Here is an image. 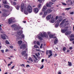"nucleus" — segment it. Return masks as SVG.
<instances>
[{"label": "nucleus", "instance_id": "nucleus-1", "mask_svg": "<svg viewBox=\"0 0 74 74\" xmlns=\"http://www.w3.org/2000/svg\"><path fill=\"white\" fill-rule=\"evenodd\" d=\"M21 11L22 12H23L24 10V14L26 15H27V7H25L23 3H22L21 6Z\"/></svg>", "mask_w": 74, "mask_h": 74}, {"label": "nucleus", "instance_id": "nucleus-2", "mask_svg": "<svg viewBox=\"0 0 74 74\" xmlns=\"http://www.w3.org/2000/svg\"><path fill=\"white\" fill-rule=\"evenodd\" d=\"M39 36H40L41 37H48V35L46 34L45 32H43L42 33L41 32L39 34Z\"/></svg>", "mask_w": 74, "mask_h": 74}, {"label": "nucleus", "instance_id": "nucleus-3", "mask_svg": "<svg viewBox=\"0 0 74 74\" xmlns=\"http://www.w3.org/2000/svg\"><path fill=\"white\" fill-rule=\"evenodd\" d=\"M27 9V11H28L29 13H31L32 12V7H31L30 5H29L28 6Z\"/></svg>", "mask_w": 74, "mask_h": 74}, {"label": "nucleus", "instance_id": "nucleus-4", "mask_svg": "<svg viewBox=\"0 0 74 74\" xmlns=\"http://www.w3.org/2000/svg\"><path fill=\"white\" fill-rule=\"evenodd\" d=\"M33 56L34 58V59L33 62L35 63H38V61H37L38 60V59L37 58L36 56L34 55H33Z\"/></svg>", "mask_w": 74, "mask_h": 74}, {"label": "nucleus", "instance_id": "nucleus-5", "mask_svg": "<svg viewBox=\"0 0 74 74\" xmlns=\"http://www.w3.org/2000/svg\"><path fill=\"white\" fill-rule=\"evenodd\" d=\"M15 20V18L13 17H11L8 20V23L9 24H11L12 22H13V21Z\"/></svg>", "mask_w": 74, "mask_h": 74}, {"label": "nucleus", "instance_id": "nucleus-6", "mask_svg": "<svg viewBox=\"0 0 74 74\" xmlns=\"http://www.w3.org/2000/svg\"><path fill=\"white\" fill-rule=\"evenodd\" d=\"M26 52V51H24L22 52L21 53L22 55H24V56L25 57V58H24L25 59H26L27 58V54H25Z\"/></svg>", "mask_w": 74, "mask_h": 74}, {"label": "nucleus", "instance_id": "nucleus-7", "mask_svg": "<svg viewBox=\"0 0 74 74\" xmlns=\"http://www.w3.org/2000/svg\"><path fill=\"white\" fill-rule=\"evenodd\" d=\"M1 37L2 38L3 40H5L6 39L5 37L7 38L8 37V36L5 35V34H4L3 35H1Z\"/></svg>", "mask_w": 74, "mask_h": 74}, {"label": "nucleus", "instance_id": "nucleus-8", "mask_svg": "<svg viewBox=\"0 0 74 74\" xmlns=\"http://www.w3.org/2000/svg\"><path fill=\"white\" fill-rule=\"evenodd\" d=\"M56 19V18H53V16H52L51 18V23H54Z\"/></svg>", "mask_w": 74, "mask_h": 74}, {"label": "nucleus", "instance_id": "nucleus-9", "mask_svg": "<svg viewBox=\"0 0 74 74\" xmlns=\"http://www.w3.org/2000/svg\"><path fill=\"white\" fill-rule=\"evenodd\" d=\"M53 4V3L50 2L49 3H47L46 5V6L47 7H51V5Z\"/></svg>", "mask_w": 74, "mask_h": 74}, {"label": "nucleus", "instance_id": "nucleus-10", "mask_svg": "<svg viewBox=\"0 0 74 74\" xmlns=\"http://www.w3.org/2000/svg\"><path fill=\"white\" fill-rule=\"evenodd\" d=\"M59 19L57 21V23H60L62 20H63V19H62V16H60L59 17Z\"/></svg>", "mask_w": 74, "mask_h": 74}, {"label": "nucleus", "instance_id": "nucleus-11", "mask_svg": "<svg viewBox=\"0 0 74 74\" xmlns=\"http://www.w3.org/2000/svg\"><path fill=\"white\" fill-rule=\"evenodd\" d=\"M44 15H43L42 16L43 18H45V16H46V15H47L48 14V12L47 11H45L44 12Z\"/></svg>", "mask_w": 74, "mask_h": 74}, {"label": "nucleus", "instance_id": "nucleus-12", "mask_svg": "<svg viewBox=\"0 0 74 74\" xmlns=\"http://www.w3.org/2000/svg\"><path fill=\"white\" fill-rule=\"evenodd\" d=\"M26 48V45L25 44H23L20 47V48H21V49H22V48H23V49H25Z\"/></svg>", "mask_w": 74, "mask_h": 74}, {"label": "nucleus", "instance_id": "nucleus-13", "mask_svg": "<svg viewBox=\"0 0 74 74\" xmlns=\"http://www.w3.org/2000/svg\"><path fill=\"white\" fill-rule=\"evenodd\" d=\"M49 53L50 55H49V58H50L51 56H52V52L51 50H50L49 51Z\"/></svg>", "mask_w": 74, "mask_h": 74}, {"label": "nucleus", "instance_id": "nucleus-14", "mask_svg": "<svg viewBox=\"0 0 74 74\" xmlns=\"http://www.w3.org/2000/svg\"><path fill=\"white\" fill-rule=\"evenodd\" d=\"M22 33V31L21 30H19L17 31V34L19 35V36H21V34Z\"/></svg>", "mask_w": 74, "mask_h": 74}, {"label": "nucleus", "instance_id": "nucleus-15", "mask_svg": "<svg viewBox=\"0 0 74 74\" xmlns=\"http://www.w3.org/2000/svg\"><path fill=\"white\" fill-rule=\"evenodd\" d=\"M34 12H36L35 13L36 14L38 12V8H36L34 9Z\"/></svg>", "mask_w": 74, "mask_h": 74}, {"label": "nucleus", "instance_id": "nucleus-16", "mask_svg": "<svg viewBox=\"0 0 74 74\" xmlns=\"http://www.w3.org/2000/svg\"><path fill=\"white\" fill-rule=\"evenodd\" d=\"M52 17H51V14L48 15L47 17V20H49Z\"/></svg>", "mask_w": 74, "mask_h": 74}, {"label": "nucleus", "instance_id": "nucleus-17", "mask_svg": "<svg viewBox=\"0 0 74 74\" xmlns=\"http://www.w3.org/2000/svg\"><path fill=\"white\" fill-rule=\"evenodd\" d=\"M68 30L67 29H61V32L62 33H65L67 31H68Z\"/></svg>", "mask_w": 74, "mask_h": 74}, {"label": "nucleus", "instance_id": "nucleus-18", "mask_svg": "<svg viewBox=\"0 0 74 74\" xmlns=\"http://www.w3.org/2000/svg\"><path fill=\"white\" fill-rule=\"evenodd\" d=\"M46 10H47V7H46V6L45 5L43 6L42 11H44Z\"/></svg>", "mask_w": 74, "mask_h": 74}, {"label": "nucleus", "instance_id": "nucleus-19", "mask_svg": "<svg viewBox=\"0 0 74 74\" xmlns=\"http://www.w3.org/2000/svg\"><path fill=\"white\" fill-rule=\"evenodd\" d=\"M66 22V19H64L62 21V23L60 24V27H61V25H62V24H63V23H64Z\"/></svg>", "mask_w": 74, "mask_h": 74}, {"label": "nucleus", "instance_id": "nucleus-20", "mask_svg": "<svg viewBox=\"0 0 74 74\" xmlns=\"http://www.w3.org/2000/svg\"><path fill=\"white\" fill-rule=\"evenodd\" d=\"M37 37H38V38H39V39H40V41H42V38L39 35H37Z\"/></svg>", "mask_w": 74, "mask_h": 74}, {"label": "nucleus", "instance_id": "nucleus-21", "mask_svg": "<svg viewBox=\"0 0 74 74\" xmlns=\"http://www.w3.org/2000/svg\"><path fill=\"white\" fill-rule=\"evenodd\" d=\"M4 7L5 8H7L8 9L10 8V6L6 5H4Z\"/></svg>", "mask_w": 74, "mask_h": 74}, {"label": "nucleus", "instance_id": "nucleus-22", "mask_svg": "<svg viewBox=\"0 0 74 74\" xmlns=\"http://www.w3.org/2000/svg\"><path fill=\"white\" fill-rule=\"evenodd\" d=\"M71 34V32L70 31H68V32H67L66 33V35H69V34Z\"/></svg>", "mask_w": 74, "mask_h": 74}, {"label": "nucleus", "instance_id": "nucleus-23", "mask_svg": "<svg viewBox=\"0 0 74 74\" xmlns=\"http://www.w3.org/2000/svg\"><path fill=\"white\" fill-rule=\"evenodd\" d=\"M49 36L50 38H56V37H54L53 35H50Z\"/></svg>", "mask_w": 74, "mask_h": 74}, {"label": "nucleus", "instance_id": "nucleus-24", "mask_svg": "<svg viewBox=\"0 0 74 74\" xmlns=\"http://www.w3.org/2000/svg\"><path fill=\"white\" fill-rule=\"evenodd\" d=\"M20 29V27H15L14 28V30H18V29Z\"/></svg>", "mask_w": 74, "mask_h": 74}, {"label": "nucleus", "instance_id": "nucleus-25", "mask_svg": "<svg viewBox=\"0 0 74 74\" xmlns=\"http://www.w3.org/2000/svg\"><path fill=\"white\" fill-rule=\"evenodd\" d=\"M68 66H72L71 62H68Z\"/></svg>", "mask_w": 74, "mask_h": 74}, {"label": "nucleus", "instance_id": "nucleus-26", "mask_svg": "<svg viewBox=\"0 0 74 74\" xmlns=\"http://www.w3.org/2000/svg\"><path fill=\"white\" fill-rule=\"evenodd\" d=\"M22 43V41L21 40H19L18 42V44L21 45Z\"/></svg>", "mask_w": 74, "mask_h": 74}, {"label": "nucleus", "instance_id": "nucleus-27", "mask_svg": "<svg viewBox=\"0 0 74 74\" xmlns=\"http://www.w3.org/2000/svg\"><path fill=\"white\" fill-rule=\"evenodd\" d=\"M47 12H49V13L51 12H52V10L51 9H48L47 11Z\"/></svg>", "mask_w": 74, "mask_h": 74}, {"label": "nucleus", "instance_id": "nucleus-28", "mask_svg": "<svg viewBox=\"0 0 74 74\" xmlns=\"http://www.w3.org/2000/svg\"><path fill=\"white\" fill-rule=\"evenodd\" d=\"M29 60L30 61V62H33V60L32 59V58L30 57L29 58Z\"/></svg>", "mask_w": 74, "mask_h": 74}, {"label": "nucleus", "instance_id": "nucleus-29", "mask_svg": "<svg viewBox=\"0 0 74 74\" xmlns=\"http://www.w3.org/2000/svg\"><path fill=\"white\" fill-rule=\"evenodd\" d=\"M3 16H7V14L5 13H3Z\"/></svg>", "mask_w": 74, "mask_h": 74}, {"label": "nucleus", "instance_id": "nucleus-30", "mask_svg": "<svg viewBox=\"0 0 74 74\" xmlns=\"http://www.w3.org/2000/svg\"><path fill=\"white\" fill-rule=\"evenodd\" d=\"M19 8H20V6H19L18 5L16 7V9H17V10H19Z\"/></svg>", "mask_w": 74, "mask_h": 74}, {"label": "nucleus", "instance_id": "nucleus-31", "mask_svg": "<svg viewBox=\"0 0 74 74\" xmlns=\"http://www.w3.org/2000/svg\"><path fill=\"white\" fill-rule=\"evenodd\" d=\"M69 37L70 38H72L73 37H74V35L73 34H71L69 36Z\"/></svg>", "mask_w": 74, "mask_h": 74}, {"label": "nucleus", "instance_id": "nucleus-32", "mask_svg": "<svg viewBox=\"0 0 74 74\" xmlns=\"http://www.w3.org/2000/svg\"><path fill=\"white\" fill-rule=\"evenodd\" d=\"M58 42V40L57 39H56L54 41V43L55 44H57Z\"/></svg>", "mask_w": 74, "mask_h": 74}, {"label": "nucleus", "instance_id": "nucleus-33", "mask_svg": "<svg viewBox=\"0 0 74 74\" xmlns=\"http://www.w3.org/2000/svg\"><path fill=\"white\" fill-rule=\"evenodd\" d=\"M5 42L7 44H10V42L8 40H6Z\"/></svg>", "mask_w": 74, "mask_h": 74}, {"label": "nucleus", "instance_id": "nucleus-34", "mask_svg": "<svg viewBox=\"0 0 74 74\" xmlns=\"http://www.w3.org/2000/svg\"><path fill=\"white\" fill-rule=\"evenodd\" d=\"M12 27H16V25L15 24H14L12 25Z\"/></svg>", "mask_w": 74, "mask_h": 74}, {"label": "nucleus", "instance_id": "nucleus-35", "mask_svg": "<svg viewBox=\"0 0 74 74\" xmlns=\"http://www.w3.org/2000/svg\"><path fill=\"white\" fill-rule=\"evenodd\" d=\"M71 8H66L65 9V10H69L71 9Z\"/></svg>", "mask_w": 74, "mask_h": 74}, {"label": "nucleus", "instance_id": "nucleus-36", "mask_svg": "<svg viewBox=\"0 0 74 74\" xmlns=\"http://www.w3.org/2000/svg\"><path fill=\"white\" fill-rule=\"evenodd\" d=\"M59 24L58 23H57L55 25V27H58V26H59Z\"/></svg>", "mask_w": 74, "mask_h": 74}, {"label": "nucleus", "instance_id": "nucleus-37", "mask_svg": "<svg viewBox=\"0 0 74 74\" xmlns=\"http://www.w3.org/2000/svg\"><path fill=\"white\" fill-rule=\"evenodd\" d=\"M41 5L40 4H39L38 5V8H41Z\"/></svg>", "mask_w": 74, "mask_h": 74}, {"label": "nucleus", "instance_id": "nucleus-38", "mask_svg": "<svg viewBox=\"0 0 74 74\" xmlns=\"http://www.w3.org/2000/svg\"><path fill=\"white\" fill-rule=\"evenodd\" d=\"M21 36L23 38H25V35H24L22 34L21 35Z\"/></svg>", "mask_w": 74, "mask_h": 74}, {"label": "nucleus", "instance_id": "nucleus-39", "mask_svg": "<svg viewBox=\"0 0 74 74\" xmlns=\"http://www.w3.org/2000/svg\"><path fill=\"white\" fill-rule=\"evenodd\" d=\"M3 4H7V1H3Z\"/></svg>", "mask_w": 74, "mask_h": 74}, {"label": "nucleus", "instance_id": "nucleus-40", "mask_svg": "<svg viewBox=\"0 0 74 74\" xmlns=\"http://www.w3.org/2000/svg\"><path fill=\"white\" fill-rule=\"evenodd\" d=\"M70 41H73V40H74V38H71L70 39Z\"/></svg>", "mask_w": 74, "mask_h": 74}, {"label": "nucleus", "instance_id": "nucleus-41", "mask_svg": "<svg viewBox=\"0 0 74 74\" xmlns=\"http://www.w3.org/2000/svg\"><path fill=\"white\" fill-rule=\"evenodd\" d=\"M66 47H63V50L64 51H66Z\"/></svg>", "mask_w": 74, "mask_h": 74}, {"label": "nucleus", "instance_id": "nucleus-42", "mask_svg": "<svg viewBox=\"0 0 74 74\" xmlns=\"http://www.w3.org/2000/svg\"><path fill=\"white\" fill-rule=\"evenodd\" d=\"M34 47H35V48H38V46L36 45H35L34 46Z\"/></svg>", "mask_w": 74, "mask_h": 74}, {"label": "nucleus", "instance_id": "nucleus-43", "mask_svg": "<svg viewBox=\"0 0 74 74\" xmlns=\"http://www.w3.org/2000/svg\"><path fill=\"white\" fill-rule=\"evenodd\" d=\"M43 14V12H41L39 14L40 15H42Z\"/></svg>", "mask_w": 74, "mask_h": 74}, {"label": "nucleus", "instance_id": "nucleus-44", "mask_svg": "<svg viewBox=\"0 0 74 74\" xmlns=\"http://www.w3.org/2000/svg\"><path fill=\"white\" fill-rule=\"evenodd\" d=\"M44 67V65H42L41 67L40 68V69H42Z\"/></svg>", "mask_w": 74, "mask_h": 74}, {"label": "nucleus", "instance_id": "nucleus-45", "mask_svg": "<svg viewBox=\"0 0 74 74\" xmlns=\"http://www.w3.org/2000/svg\"><path fill=\"white\" fill-rule=\"evenodd\" d=\"M37 44L38 45H40V42H37Z\"/></svg>", "mask_w": 74, "mask_h": 74}, {"label": "nucleus", "instance_id": "nucleus-46", "mask_svg": "<svg viewBox=\"0 0 74 74\" xmlns=\"http://www.w3.org/2000/svg\"><path fill=\"white\" fill-rule=\"evenodd\" d=\"M1 51L2 52V53H4V50H1Z\"/></svg>", "mask_w": 74, "mask_h": 74}, {"label": "nucleus", "instance_id": "nucleus-47", "mask_svg": "<svg viewBox=\"0 0 74 74\" xmlns=\"http://www.w3.org/2000/svg\"><path fill=\"white\" fill-rule=\"evenodd\" d=\"M38 1L39 3H41L42 2V0H38Z\"/></svg>", "mask_w": 74, "mask_h": 74}, {"label": "nucleus", "instance_id": "nucleus-48", "mask_svg": "<svg viewBox=\"0 0 74 74\" xmlns=\"http://www.w3.org/2000/svg\"><path fill=\"white\" fill-rule=\"evenodd\" d=\"M49 53V52L48 51H47L46 52V54L47 55H48V53Z\"/></svg>", "mask_w": 74, "mask_h": 74}, {"label": "nucleus", "instance_id": "nucleus-49", "mask_svg": "<svg viewBox=\"0 0 74 74\" xmlns=\"http://www.w3.org/2000/svg\"><path fill=\"white\" fill-rule=\"evenodd\" d=\"M14 67H15V66H13L11 68V69H13Z\"/></svg>", "mask_w": 74, "mask_h": 74}, {"label": "nucleus", "instance_id": "nucleus-50", "mask_svg": "<svg viewBox=\"0 0 74 74\" xmlns=\"http://www.w3.org/2000/svg\"><path fill=\"white\" fill-rule=\"evenodd\" d=\"M62 4L63 5H66V4L65 3H62Z\"/></svg>", "mask_w": 74, "mask_h": 74}, {"label": "nucleus", "instance_id": "nucleus-51", "mask_svg": "<svg viewBox=\"0 0 74 74\" xmlns=\"http://www.w3.org/2000/svg\"><path fill=\"white\" fill-rule=\"evenodd\" d=\"M13 4H14V5H16V2H13Z\"/></svg>", "mask_w": 74, "mask_h": 74}, {"label": "nucleus", "instance_id": "nucleus-52", "mask_svg": "<svg viewBox=\"0 0 74 74\" xmlns=\"http://www.w3.org/2000/svg\"><path fill=\"white\" fill-rule=\"evenodd\" d=\"M36 51H38L39 52H40V50L39 49H36Z\"/></svg>", "mask_w": 74, "mask_h": 74}, {"label": "nucleus", "instance_id": "nucleus-53", "mask_svg": "<svg viewBox=\"0 0 74 74\" xmlns=\"http://www.w3.org/2000/svg\"><path fill=\"white\" fill-rule=\"evenodd\" d=\"M26 67H30V66H29V65H27L26 66Z\"/></svg>", "mask_w": 74, "mask_h": 74}, {"label": "nucleus", "instance_id": "nucleus-54", "mask_svg": "<svg viewBox=\"0 0 74 74\" xmlns=\"http://www.w3.org/2000/svg\"><path fill=\"white\" fill-rule=\"evenodd\" d=\"M18 39L19 40H22V38H21V37H19V38Z\"/></svg>", "mask_w": 74, "mask_h": 74}, {"label": "nucleus", "instance_id": "nucleus-55", "mask_svg": "<svg viewBox=\"0 0 74 74\" xmlns=\"http://www.w3.org/2000/svg\"><path fill=\"white\" fill-rule=\"evenodd\" d=\"M42 44H41V45L40 46V48H42Z\"/></svg>", "mask_w": 74, "mask_h": 74}, {"label": "nucleus", "instance_id": "nucleus-56", "mask_svg": "<svg viewBox=\"0 0 74 74\" xmlns=\"http://www.w3.org/2000/svg\"><path fill=\"white\" fill-rule=\"evenodd\" d=\"M47 33H48V35H50V32H47Z\"/></svg>", "mask_w": 74, "mask_h": 74}, {"label": "nucleus", "instance_id": "nucleus-57", "mask_svg": "<svg viewBox=\"0 0 74 74\" xmlns=\"http://www.w3.org/2000/svg\"><path fill=\"white\" fill-rule=\"evenodd\" d=\"M44 61V59H42L41 60V62H43Z\"/></svg>", "mask_w": 74, "mask_h": 74}, {"label": "nucleus", "instance_id": "nucleus-58", "mask_svg": "<svg viewBox=\"0 0 74 74\" xmlns=\"http://www.w3.org/2000/svg\"><path fill=\"white\" fill-rule=\"evenodd\" d=\"M69 49H73V47H71L69 48Z\"/></svg>", "mask_w": 74, "mask_h": 74}, {"label": "nucleus", "instance_id": "nucleus-59", "mask_svg": "<svg viewBox=\"0 0 74 74\" xmlns=\"http://www.w3.org/2000/svg\"><path fill=\"white\" fill-rule=\"evenodd\" d=\"M57 56V54H55V55L54 56V57H56V56Z\"/></svg>", "mask_w": 74, "mask_h": 74}, {"label": "nucleus", "instance_id": "nucleus-60", "mask_svg": "<svg viewBox=\"0 0 74 74\" xmlns=\"http://www.w3.org/2000/svg\"><path fill=\"white\" fill-rule=\"evenodd\" d=\"M70 4L72 5L73 4V2L72 1H71L70 2Z\"/></svg>", "mask_w": 74, "mask_h": 74}, {"label": "nucleus", "instance_id": "nucleus-61", "mask_svg": "<svg viewBox=\"0 0 74 74\" xmlns=\"http://www.w3.org/2000/svg\"><path fill=\"white\" fill-rule=\"evenodd\" d=\"M10 48H13V46H11L10 47Z\"/></svg>", "mask_w": 74, "mask_h": 74}, {"label": "nucleus", "instance_id": "nucleus-62", "mask_svg": "<svg viewBox=\"0 0 74 74\" xmlns=\"http://www.w3.org/2000/svg\"><path fill=\"white\" fill-rule=\"evenodd\" d=\"M56 1V0H52V2H55Z\"/></svg>", "mask_w": 74, "mask_h": 74}, {"label": "nucleus", "instance_id": "nucleus-63", "mask_svg": "<svg viewBox=\"0 0 74 74\" xmlns=\"http://www.w3.org/2000/svg\"><path fill=\"white\" fill-rule=\"evenodd\" d=\"M11 64H8V66H11Z\"/></svg>", "mask_w": 74, "mask_h": 74}, {"label": "nucleus", "instance_id": "nucleus-64", "mask_svg": "<svg viewBox=\"0 0 74 74\" xmlns=\"http://www.w3.org/2000/svg\"><path fill=\"white\" fill-rule=\"evenodd\" d=\"M71 14H74V12H71L70 13Z\"/></svg>", "mask_w": 74, "mask_h": 74}]
</instances>
